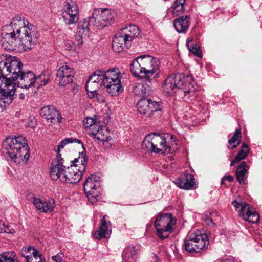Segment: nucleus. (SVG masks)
I'll list each match as a JSON object with an SVG mask.
<instances>
[{
    "label": "nucleus",
    "mask_w": 262,
    "mask_h": 262,
    "mask_svg": "<svg viewBox=\"0 0 262 262\" xmlns=\"http://www.w3.org/2000/svg\"><path fill=\"white\" fill-rule=\"evenodd\" d=\"M32 246H29L27 247H24L21 249V251L20 253L21 257H24L25 260H26V256H31V252L32 251Z\"/></svg>",
    "instance_id": "44"
},
{
    "label": "nucleus",
    "mask_w": 262,
    "mask_h": 262,
    "mask_svg": "<svg viewBox=\"0 0 262 262\" xmlns=\"http://www.w3.org/2000/svg\"><path fill=\"white\" fill-rule=\"evenodd\" d=\"M163 90L168 94L175 89H182L184 97L190 101L201 100V91L192 78V75L179 73L168 77L164 81Z\"/></svg>",
    "instance_id": "2"
},
{
    "label": "nucleus",
    "mask_w": 262,
    "mask_h": 262,
    "mask_svg": "<svg viewBox=\"0 0 262 262\" xmlns=\"http://www.w3.org/2000/svg\"><path fill=\"white\" fill-rule=\"evenodd\" d=\"M74 73L73 68L66 63H61L56 73V76L59 79L60 85L64 86L72 83Z\"/></svg>",
    "instance_id": "17"
},
{
    "label": "nucleus",
    "mask_w": 262,
    "mask_h": 262,
    "mask_svg": "<svg viewBox=\"0 0 262 262\" xmlns=\"http://www.w3.org/2000/svg\"><path fill=\"white\" fill-rule=\"evenodd\" d=\"M137 108L138 112L148 117H158L162 110V103L143 98L139 100Z\"/></svg>",
    "instance_id": "12"
},
{
    "label": "nucleus",
    "mask_w": 262,
    "mask_h": 262,
    "mask_svg": "<svg viewBox=\"0 0 262 262\" xmlns=\"http://www.w3.org/2000/svg\"><path fill=\"white\" fill-rule=\"evenodd\" d=\"M61 154L57 155L56 158L52 161L51 164L50 175L53 180H59L61 182L62 177L63 176L67 170L66 166L64 165L63 158Z\"/></svg>",
    "instance_id": "15"
},
{
    "label": "nucleus",
    "mask_w": 262,
    "mask_h": 262,
    "mask_svg": "<svg viewBox=\"0 0 262 262\" xmlns=\"http://www.w3.org/2000/svg\"><path fill=\"white\" fill-rule=\"evenodd\" d=\"M0 262H19L15 252L6 251L0 254Z\"/></svg>",
    "instance_id": "34"
},
{
    "label": "nucleus",
    "mask_w": 262,
    "mask_h": 262,
    "mask_svg": "<svg viewBox=\"0 0 262 262\" xmlns=\"http://www.w3.org/2000/svg\"><path fill=\"white\" fill-rule=\"evenodd\" d=\"M221 262H233V261L232 260L228 259L223 260Z\"/></svg>",
    "instance_id": "56"
},
{
    "label": "nucleus",
    "mask_w": 262,
    "mask_h": 262,
    "mask_svg": "<svg viewBox=\"0 0 262 262\" xmlns=\"http://www.w3.org/2000/svg\"><path fill=\"white\" fill-rule=\"evenodd\" d=\"M249 152L248 146L246 143H243L241 147L240 150L236 156L234 160L230 163V166H233L240 161L245 159Z\"/></svg>",
    "instance_id": "31"
},
{
    "label": "nucleus",
    "mask_w": 262,
    "mask_h": 262,
    "mask_svg": "<svg viewBox=\"0 0 262 262\" xmlns=\"http://www.w3.org/2000/svg\"><path fill=\"white\" fill-rule=\"evenodd\" d=\"M94 20H92V16L83 19L78 23L77 33L88 36L90 32L89 26L91 24L93 25Z\"/></svg>",
    "instance_id": "30"
},
{
    "label": "nucleus",
    "mask_w": 262,
    "mask_h": 262,
    "mask_svg": "<svg viewBox=\"0 0 262 262\" xmlns=\"http://www.w3.org/2000/svg\"><path fill=\"white\" fill-rule=\"evenodd\" d=\"M140 256L139 249L133 245L126 247L122 252V262H137Z\"/></svg>",
    "instance_id": "22"
},
{
    "label": "nucleus",
    "mask_w": 262,
    "mask_h": 262,
    "mask_svg": "<svg viewBox=\"0 0 262 262\" xmlns=\"http://www.w3.org/2000/svg\"><path fill=\"white\" fill-rule=\"evenodd\" d=\"M104 72L105 71L102 70H96L91 76H90V77L95 76L96 79L100 80H103Z\"/></svg>",
    "instance_id": "46"
},
{
    "label": "nucleus",
    "mask_w": 262,
    "mask_h": 262,
    "mask_svg": "<svg viewBox=\"0 0 262 262\" xmlns=\"http://www.w3.org/2000/svg\"><path fill=\"white\" fill-rule=\"evenodd\" d=\"M32 251L31 252V256L36 257H37L38 256L43 257L41 254V253L38 251L37 249H36L34 247H32Z\"/></svg>",
    "instance_id": "50"
},
{
    "label": "nucleus",
    "mask_w": 262,
    "mask_h": 262,
    "mask_svg": "<svg viewBox=\"0 0 262 262\" xmlns=\"http://www.w3.org/2000/svg\"><path fill=\"white\" fill-rule=\"evenodd\" d=\"M79 159H75L72 161L70 167H67L66 173L62 177L61 182L64 183L75 184L78 182L81 179L82 172L85 170L86 160L85 156L81 158V165L78 167V164L76 163Z\"/></svg>",
    "instance_id": "11"
},
{
    "label": "nucleus",
    "mask_w": 262,
    "mask_h": 262,
    "mask_svg": "<svg viewBox=\"0 0 262 262\" xmlns=\"http://www.w3.org/2000/svg\"><path fill=\"white\" fill-rule=\"evenodd\" d=\"M209 245L208 236L200 231L189 232L184 241L183 246L189 253L200 252L206 249Z\"/></svg>",
    "instance_id": "9"
},
{
    "label": "nucleus",
    "mask_w": 262,
    "mask_h": 262,
    "mask_svg": "<svg viewBox=\"0 0 262 262\" xmlns=\"http://www.w3.org/2000/svg\"><path fill=\"white\" fill-rule=\"evenodd\" d=\"M99 177L96 174H92L86 179L83 184V190L85 194H90V193L92 191H99Z\"/></svg>",
    "instance_id": "24"
},
{
    "label": "nucleus",
    "mask_w": 262,
    "mask_h": 262,
    "mask_svg": "<svg viewBox=\"0 0 262 262\" xmlns=\"http://www.w3.org/2000/svg\"><path fill=\"white\" fill-rule=\"evenodd\" d=\"M249 166L245 162H242L238 165L236 172V179L241 184H245L247 178Z\"/></svg>",
    "instance_id": "29"
},
{
    "label": "nucleus",
    "mask_w": 262,
    "mask_h": 262,
    "mask_svg": "<svg viewBox=\"0 0 262 262\" xmlns=\"http://www.w3.org/2000/svg\"><path fill=\"white\" fill-rule=\"evenodd\" d=\"M224 183V180H222L221 181V184H223Z\"/></svg>",
    "instance_id": "59"
},
{
    "label": "nucleus",
    "mask_w": 262,
    "mask_h": 262,
    "mask_svg": "<svg viewBox=\"0 0 262 262\" xmlns=\"http://www.w3.org/2000/svg\"><path fill=\"white\" fill-rule=\"evenodd\" d=\"M232 204L235 210L239 213V216L245 221L251 223H257L259 221L258 214L251 210L250 205L246 202L235 200L232 201Z\"/></svg>",
    "instance_id": "13"
},
{
    "label": "nucleus",
    "mask_w": 262,
    "mask_h": 262,
    "mask_svg": "<svg viewBox=\"0 0 262 262\" xmlns=\"http://www.w3.org/2000/svg\"><path fill=\"white\" fill-rule=\"evenodd\" d=\"M176 224V220L172 217L170 213H160L156 217L154 227L156 230L157 236L161 239L167 238L174 231Z\"/></svg>",
    "instance_id": "7"
},
{
    "label": "nucleus",
    "mask_w": 262,
    "mask_h": 262,
    "mask_svg": "<svg viewBox=\"0 0 262 262\" xmlns=\"http://www.w3.org/2000/svg\"><path fill=\"white\" fill-rule=\"evenodd\" d=\"M4 63H0V68L4 67ZM8 67L7 72L9 74L13 85L17 84L18 87L28 89L33 86L35 83V75L32 71L24 72L22 70L23 63L16 56H8V62H5Z\"/></svg>",
    "instance_id": "3"
},
{
    "label": "nucleus",
    "mask_w": 262,
    "mask_h": 262,
    "mask_svg": "<svg viewBox=\"0 0 262 262\" xmlns=\"http://www.w3.org/2000/svg\"><path fill=\"white\" fill-rule=\"evenodd\" d=\"M3 146L10 160L16 164L24 159L27 162L29 158V146L27 140L23 136L7 137Z\"/></svg>",
    "instance_id": "4"
},
{
    "label": "nucleus",
    "mask_w": 262,
    "mask_h": 262,
    "mask_svg": "<svg viewBox=\"0 0 262 262\" xmlns=\"http://www.w3.org/2000/svg\"><path fill=\"white\" fill-rule=\"evenodd\" d=\"M122 75L118 68L105 71L102 82L106 91L112 96H117L123 91L121 83Z\"/></svg>",
    "instance_id": "8"
},
{
    "label": "nucleus",
    "mask_w": 262,
    "mask_h": 262,
    "mask_svg": "<svg viewBox=\"0 0 262 262\" xmlns=\"http://www.w3.org/2000/svg\"><path fill=\"white\" fill-rule=\"evenodd\" d=\"M15 116L17 117H19L20 116V112L16 111L15 112Z\"/></svg>",
    "instance_id": "57"
},
{
    "label": "nucleus",
    "mask_w": 262,
    "mask_h": 262,
    "mask_svg": "<svg viewBox=\"0 0 262 262\" xmlns=\"http://www.w3.org/2000/svg\"><path fill=\"white\" fill-rule=\"evenodd\" d=\"M151 83L146 82L143 80L134 87L133 92L137 96L145 97H147L151 93L152 90L150 86Z\"/></svg>",
    "instance_id": "26"
},
{
    "label": "nucleus",
    "mask_w": 262,
    "mask_h": 262,
    "mask_svg": "<svg viewBox=\"0 0 262 262\" xmlns=\"http://www.w3.org/2000/svg\"><path fill=\"white\" fill-rule=\"evenodd\" d=\"M5 224L0 220V233H3L4 231Z\"/></svg>",
    "instance_id": "54"
},
{
    "label": "nucleus",
    "mask_w": 262,
    "mask_h": 262,
    "mask_svg": "<svg viewBox=\"0 0 262 262\" xmlns=\"http://www.w3.org/2000/svg\"><path fill=\"white\" fill-rule=\"evenodd\" d=\"M130 46V42L119 31L113 37L112 49L116 52L122 51L125 48H128Z\"/></svg>",
    "instance_id": "23"
},
{
    "label": "nucleus",
    "mask_w": 262,
    "mask_h": 262,
    "mask_svg": "<svg viewBox=\"0 0 262 262\" xmlns=\"http://www.w3.org/2000/svg\"><path fill=\"white\" fill-rule=\"evenodd\" d=\"M106 216H103L101 223V225L98 230L95 231L93 238L100 240L102 238L108 239L112 233L111 225L110 221L105 219Z\"/></svg>",
    "instance_id": "20"
},
{
    "label": "nucleus",
    "mask_w": 262,
    "mask_h": 262,
    "mask_svg": "<svg viewBox=\"0 0 262 262\" xmlns=\"http://www.w3.org/2000/svg\"><path fill=\"white\" fill-rule=\"evenodd\" d=\"M186 0H176L171 8L173 15L179 16L182 14L185 10V3Z\"/></svg>",
    "instance_id": "32"
},
{
    "label": "nucleus",
    "mask_w": 262,
    "mask_h": 262,
    "mask_svg": "<svg viewBox=\"0 0 262 262\" xmlns=\"http://www.w3.org/2000/svg\"><path fill=\"white\" fill-rule=\"evenodd\" d=\"M99 191H92L91 193H90V194H85L88 201L92 205H94L97 203L99 198Z\"/></svg>",
    "instance_id": "40"
},
{
    "label": "nucleus",
    "mask_w": 262,
    "mask_h": 262,
    "mask_svg": "<svg viewBox=\"0 0 262 262\" xmlns=\"http://www.w3.org/2000/svg\"><path fill=\"white\" fill-rule=\"evenodd\" d=\"M223 179L228 181L229 182H232L233 181V177L231 175L225 176Z\"/></svg>",
    "instance_id": "53"
},
{
    "label": "nucleus",
    "mask_w": 262,
    "mask_h": 262,
    "mask_svg": "<svg viewBox=\"0 0 262 262\" xmlns=\"http://www.w3.org/2000/svg\"><path fill=\"white\" fill-rule=\"evenodd\" d=\"M100 124L98 123L97 122L94 125L91 126V127H90L89 129L88 133L90 135H91L93 136L95 138H96V137L97 136V133L99 130Z\"/></svg>",
    "instance_id": "43"
},
{
    "label": "nucleus",
    "mask_w": 262,
    "mask_h": 262,
    "mask_svg": "<svg viewBox=\"0 0 262 262\" xmlns=\"http://www.w3.org/2000/svg\"><path fill=\"white\" fill-rule=\"evenodd\" d=\"M77 143L78 144H81L83 147V145L82 143L81 140L76 139L73 137L71 138H67L63 140H62L59 143V145L57 146V150H56V152H57V155L59 154V150L61 148H63L64 147L69 143Z\"/></svg>",
    "instance_id": "37"
},
{
    "label": "nucleus",
    "mask_w": 262,
    "mask_h": 262,
    "mask_svg": "<svg viewBox=\"0 0 262 262\" xmlns=\"http://www.w3.org/2000/svg\"><path fill=\"white\" fill-rule=\"evenodd\" d=\"M87 36H84V35L79 34L77 33L75 35V40L76 41V46L77 45L78 46H81L83 44V38H85Z\"/></svg>",
    "instance_id": "47"
},
{
    "label": "nucleus",
    "mask_w": 262,
    "mask_h": 262,
    "mask_svg": "<svg viewBox=\"0 0 262 262\" xmlns=\"http://www.w3.org/2000/svg\"><path fill=\"white\" fill-rule=\"evenodd\" d=\"M148 61L145 60L146 62H149V64L146 65L145 69H143L146 71L147 82L151 83L152 80L157 78L159 74V60L156 58H151L148 56Z\"/></svg>",
    "instance_id": "19"
},
{
    "label": "nucleus",
    "mask_w": 262,
    "mask_h": 262,
    "mask_svg": "<svg viewBox=\"0 0 262 262\" xmlns=\"http://www.w3.org/2000/svg\"><path fill=\"white\" fill-rule=\"evenodd\" d=\"M76 47V43L72 41H68L65 45V48L67 50L72 51L74 50Z\"/></svg>",
    "instance_id": "49"
},
{
    "label": "nucleus",
    "mask_w": 262,
    "mask_h": 262,
    "mask_svg": "<svg viewBox=\"0 0 262 262\" xmlns=\"http://www.w3.org/2000/svg\"><path fill=\"white\" fill-rule=\"evenodd\" d=\"M170 138L174 139L173 135L167 134L166 136H160L156 133H151L146 135L142 144L143 149L150 152L159 153L164 151V154L170 152V146L166 141Z\"/></svg>",
    "instance_id": "6"
},
{
    "label": "nucleus",
    "mask_w": 262,
    "mask_h": 262,
    "mask_svg": "<svg viewBox=\"0 0 262 262\" xmlns=\"http://www.w3.org/2000/svg\"><path fill=\"white\" fill-rule=\"evenodd\" d=\"M55 207V202L54 199L52 198H49L48 199H44L43 202V206L42 208L45 210H41V212L51 213L54 211Z\"/></svg>",
    "instance_id": "36"
},
{
    "label": "nucleus",
    "mask_w": 262,
    "mask_h": 262,
    "mask_svg": "<svg viewBox=\"0 0 262 262\" xmlns=\"http://www.w3.org/2000/svg\"><path fill=\"white\" fill-rule=\"evenodd\" d=\"M8 60L7 55H0V63H5ZM4 64V67L0 68V106L6 107L14 100L16 89L11 79L7 77L9 75L7 72L8 66Z\"/></svg>",
    "instance_id": "5"
},
{
    "label": "nucleus",
    "mask_w": 262,
    "mask_h": 262,
    "mask_svg": "<svg viewBox=\"0 0 262 262\" xmlns=\"http://www.w3.org/2000/svg\"><path fill=\"white\" fill-rule=\"evenodd\" d=\"M19 98L21 100H24L25 98V95L24 93H20L19 95Z\"/></svg>",
    "instance_id": "55"
},
{
    "label": "nucleus",
    "mask_w": 262,
    "mask_h": 262,
    "mask_svg": "<svg viewBox=\"0 0 262 262\" xmlns=\"http://www.w3.org/2000/svg\"><path fill=\"white\" fill-rule=\"evenodd\" d=\"M39 38L37 28L29 24L23 17L16 15L9 25L2 28L1 42L7 50L22 47L25 50L32 49Z\"/></svg>",
    "instance_id": "1"
},
{
    "label": "nucleus",
    "mask_w": 262,
    "mask_h": 262,
    "mask_svg": "<svg viewBox=\"0 0 262 262\" xmlns=\"http://www.w3.org/2000/svg\"><path fill=\"white\" fill-rule=\"evenodd\" d=\"M63 256V254L62 252H59L56 255L53 256L52 257V259L55 262H62Z\"/></svg>",
    "instance_id": "48"
},
{
    "label": "nucleus",
    "mask_w": 262,
    "mask_h": 262,
    "mask_svg": "<svg viewBox=\"0 0 262 262\" xmlns=\"http://www.w3.org/2000/svg\"><path fill=\"white\" fill-rule=\"evenodd\" d=\"M154 257L156 259V261L155 262H158V256L156 255H154Z\"/></svg>",
    "instance_id": "58"
},
{
    "label": "nucleus",
    "mask_w": 262,
    "mask_h": 262,
    "mask_svg": "<svg viewBox=\"0 0 262 262\" xmlns=\"http://www.w3.org/2000/svg\"><path fill=\"white\" fill-rule=\"evenodd\" d=\"M4 231L3 233H6L9 234H13L14 233V230L12 228H10V226L8 225H5L4 226Z\"/></svg>",
    "instance_id": "52"
},
{
    "label": "nucleus",
    "mask_w": 262,
    "mask_h": 262,
    "mask_svg": "<svg viewBox=\"0 0 262 262\" xmlns=\"http://www.w3.org/2000/svg\"><path fill=\"white\" fill-rule=\"evenodd\" d=\"M203 220L206 222V223L208 226H211L214 225V223L213 222V220L211 217H209V216L206 215L204 217H203Z\"/></svg>",
    "instance_id": "51"
},
{
    "label": "nucleus",
    "mask_w": 262,
    "mask_h": 262,
    "mask_svg": "<svg viewBox=\"0 0 262 262\" xmlns=\"http://www.w3.org/2000/svg\"><path fill=\"white\" fill-rule=\"evenodd\" d=\"M145 57V55L139 56L134 59L130 64V71L135 77H138L142 80L147 82L146 72L143 69H145V67L142 66L146 63V61L144 60Z\"/></svg>",
    "instance_id": "16"
},
{
    "label": "nucleus",
    "mask_w": 262,
    "mask_h": 262,
    "mask_svg": "<svg viewBox=\"0 0 262 262\" xmlns=\"http://www.w3.org/2000/svg\"><path fill=\"white\" fill-rule=\"evenodd\" d=\"M26 262H46L45 258L44 257H41L39 256L36 257L31 256H26Z\"/></svg>",
    "instance_id": "45"
},
{
    "label": "nucleus",
    "mask_w": 262,
    "mask_h": 262,
    "mask_svg": "<svg viewBox=\"0 0 262 262\" xmlns=\"http://www.w3.org/2000/svg\"><path fill=\"white\" fill-rule=\"evenodd\" d=\"M116 16L115 10L106 8L94 9L92 16V20H94L93 26L102 29L113 24Z\"/></svg>",
    "instance_id": "10"
},
{
    "label": "nucleus",
    "mask_w": 262,
    "mask_h": 262,
    "mask_svg": "<svg viewBox=\"0 0 262 262\" xmlns=\"http://www.w3.org/2000/svg\"><path fill=\"white\" fill-rule=\"evenodd\" d=\"M102 80H100L96 78V77H89L86 81L85 84V89L88 94L91 97H94L97 94V91L102 86Z\"/></svg>",
    "instance_id": "25"
},
{
    "label": "nucleus",
    "mask_w": 262,
    "mask_h": 262,
    "mask_svg": "<svg viewBox=\"0 0 262 262\" xmlns=\"http://www.w3.org/2000/svg\"><path fill=\"white\" fill-rule=\"evenodd\" d=\"M40 115L49 124H59L61 122L62 119L59 112L56 108L51 106H45L41 108L40 111Z\"/></svg>",
    "instance_id": "18"
},
{
    "label": "nucleus",
    "mask_w": 262,
    "mask_h": 262,
    "mask_svg": "<svg viewBox=\"0 0 262 262\" xmlns=\"http://www.w3.org/2000/svg\"><path fill=\"white\" fill-rule=\"evenodd\" d=\"M187 46L189 50L195 55L201 57L202 55L201 52L199 49V46L197 44L194 43L192 40L187 42Z\"/></svg>",
    "instance_id": "39"
},
{
    "label": "nucleus",
    "mask_w": 262,
    "mask_h": 262,
    "mask_svg": "<svg viewBox=\"0 0 262 262\" xmlns=\"http://www.w3.org/2000/svg\"><path fill=\"white\" fill-rule=\"evenodd\" d=\"M241 139V129L239 128L236 131L232 138L228 140V149H232L236 148L239 145Z\"/></svg>",
    "instance_id": "33"
},
{
    "label": "nucleus",
    "mask_w": 262,
    "mask_h": 262,
    "mask_svg": "<svg viewBox=\"0 0 262 262\" xmlns=\"http://www.w3.org/2000/svg\"><path fill=\"white\" fill-rule=\"evenodd\" d=\"M27 198L29 202L34 205L37 210L41 212V209L43 210H44L43 209V208H42L43 206V202L44 201V199L35 197L32 194H29L27 196Z\"/></svg>",
    "instance_id": "35"
},
{
    "label": "nucleus",
    "mask_w": 262,
    "mask_h": 262,
    "mask_svg": "<svg viewBox=\"0 0 262 262\" xmlns=\"http://www.w3.org/2000/svg\"><path fill=\"white\" fill-rule=\"evenodd\" d=\"M120 33L125 37L130 42L140 34V30L135 25H129L120 30Z\"/></svg>",
    "instance_id": "28"
},
{
    "label": "nucleus",
    "mask_w": 262,
    "mask_h": 262,
    "mask_svg": "<svg viewBox=\"0 0 262 262\" xmlns=\"http://www.w3.org/2000/svg\"><path fill=\"white\" fill-rule=\"evenodd\" d=\"M64 12L62 18L67 25L75 24L79 20V7L73 0H66L64 4Z\"/></svg>",
    "instance_id": "14"
},
{
    "label": "nucleus",
    "mask_w": 262,
    "mask_h": 262,
    "mask_svg": "<svg viewBox=\"0 0 262 262\" xmlns=\"http://www.w3.org/2000/svg\"><path fill=\"white\" fill-rule=\"evenodd\" d=\"M35 82L38 86L45 85L50 81V76L46 72H43L37 77L35 76Z\"/></svg>",
    "instance_id": "38"
},
{
    "label": "nucleus",
    "mask_w": 262,
    "mask_h": 262,
    "mask_svg": "<svg viewBox=\"0 0 262 262\" xmlns=\"http://www.w3.org/2000/svg\"><path fill=\"white\" fill-rule=\"evenodd\" d=\"M178 187L185 190L192 189L196 187V182L192 174L185 173L176 180Z\"/></svg>",
    "instance_id": "21"
},
{
    "label": "nucleus",
    "mask_w": 262,
    "mask_h": 262,
    "mask_svg": "<svg viewBox=\"0 0 262 262\" xmlns=\"http://www.w3.org/2000/svg\"><path fill=\"white\" fill-rule=\"evenodd\" d=\"M106 132V130L103 128V127L100 125L99 130L97 133V136L96 137V139H97L98 140L100 141H106V138H107V137L105 136V133Z\"/></svg>",
    "instance_id": "41"
},
{
    "label": "nucleus",
    "mask_w": 262,
    "mask_h": 262,
    "mask_svg": "<svg viewBox=\"0 0 262 262\" xmlns=\"http://www.w3.org/2000/svg\"><path fill=\"white\" fill-rule=\"evenodd\" d=\"M97 123L96 120L91 117H86L83 120V125L85 128L89 129L91 126Z\"/></svg>",
    "instance_id": "42"
},
{
    "label": "nucleus",
    "mask_w": 262,
    "mask_h": 262,
    "mask_svg": "<svg viewBox=\"0 0 262 262\" xmlns=\"http://www.w3.org/2000/svg\"><path fill=\"white\" fill-rule=\"evenodd\" d=\"M176 30L179 33H186L190 26V17L187 15L182 16L173 21Z\"/></svg>",
    "instance_id": "27"
}]
</instances>
